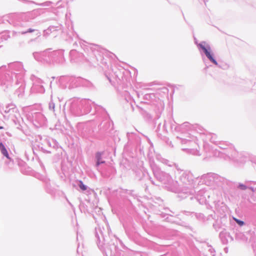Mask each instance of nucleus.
<instances>
[{
  "label": "nucleus",
  "mask_w": 256,
  "mask_h": 256,
  "mask_svg": "<svg viewBox=\"0 0 256 256\" xmlns=\"http://www.w3.org/2000/svg\"><path fill=\"white\" fill-rule=\"evenodd\" d=\"M210 194L209 191L202 189L198 192L194 198L201 204H206L210 202H212L217 210H218L219 207L224 206V203L220 200H210Z\"/></svg>",
  "instance_id": "6e6552de"
},
{
  "label": "nucleus",
  "mask_w": 256,
  "mask_h": 256,
  "mask_svg": "<svg viewBox=\"0 0 256 256\" xmlns=\"http://www.w3.org/2000/svg\"><path fill=\"white\" fill-rule=\"evenodd\" d=\"M4 112L5 114H9L10 115L14 116V114L19 115L18 108L16 105L12 103L8 104L6 105L4 108Z\"/></svg>",
  "instance_id": "b1692460"
},
{
  "label": "nucleus",
  "mask_w": 256,
  "mask_h": 256,
  "mask_svg": "<svg viewBox=\"0 0 256 256\" xmlns=\"http://www.w3.org/2000/svg\"><path fill=\"white\" fill-rule=\"evenodd\" d=\"M153 174L155 178L165 186L168 190L178 194V197L185 198L188 196H192L196 193L195 190L188 187L181 188L177 181L174 180L168 173L161 170L159 168H152Z\"/></svg>",
  "instance_id": "f03ea898"
},
{
  "label": "nucleus",
  "mask_w": 256,
  "mask_h": 256,
  "mask_svg": "<svg viewBox=\"0 0 256 256\" xmlns=\"http://www.w3.org/2000/svg\"><path fill=\"white\" fill-rule=\"evenodd\" d=\"M81 106L84 107V108L82 110V116L90 112L92 106L94 107V111L96 113V107L98 105L96 104L94 102L89 99L81 100Z\"/></svg>",
  "instance_id": "2eb2a0df"
},
{
  "label": "nucleus",
  "mask_w": 256,
  "mask_h": 256,
  "mask_svg": "<svg viewBox=\"0 0 256 256\" xmlns=\"http://www.w3.org/2000/svg\"><path fill=\"white\" fill-rule=\"evenodd\" d=\"M14 80L16 84H20L18 88L15 91L14 94L17 95L18 98H21L23 96L25 89V84H24V80L22 79V81L21 82H16V80Z\"/></svg>",
  "instance_id": "c85d7f7f"
},
{
  "label": "nucleus",
  "mask_w": 256,
  "mask_h": 256,
  "mask_svg": "<svg viewBox=\"0 0 256 256\" xmlns=\"http://www.w3.org/2000/svg\"><path fill=\"white\" fill-rule=\"evenodd\" d=\"M80 77L64 76L62 80L66 84L65 88H68V89L70 90L80 87Z\"/></svg>",
  "instance_id": "f8f14e48"
},
{
  "label": "nucleus",
  "mask_w": 256,
  "mask_h": 256,
  "mask_svg": "<svg viewBox=\"0 0 256 256\" xmlns=\"http://www.w3.org/2000/svg\"><path fill=\"white\" fill-rule=\"evenodd\" d=\"M217 67L222 69V70H227L229 68V66L228 64L224 62H218V65H216Z\"/></svg>",
  "instance_id": "79ce46f5"
},
{
  "label": "nucleus",
  "mask_w": 256,
  "mask_h": 256,
  "mask_svg": "<svg viewBox=\"0 0 256 256\" xmlns=\"http://www.w3.org/2000/svg\"><path fill=\"white\" fill-rule=\"evenodd\" d=\"M50 32L48 30V29L44 31V36L48 35Z\"/></svg>",
  "instance_id": "4d7b16f0"
},
{
  "label": "nucleus",
  "mask_w": 256,
  "mask_h": 256,
  "mask_svg": "<svg viewBox=\"0 0 256 256\" xmlns=\"http://www.w3.org/2000/svg\"><path fill=\"white\" fill-rule=\"evenodd\" d=\"M194 40L195 44L196 45L197 47L198 48V46L200 44V43L198 42V40H196V38H194Z\"/></svg>",
  "instance_id": "052dcab7"
},
{
  "label": "nucleus",
  "mask_w": 256,
  "mask_h": 256,
  "mask_svg": "<svg viewBox=\"0 0 256 256\" xmlns=\"http://www.w3.org/2000/svg\"><path fill=\"white\" fill-rule=\"evenodd\" d=\"M252 5L256 8V0H252Z\"/></svg>",
  "instance_id": "bf43d9fd"
},
{
  "label": "nucleus",
  "mask_w": 256,
  "mask_h": 256,
  "mask_svg": "<svg viewBox=\"0 0 256 256\" xmlns=\"http://www.w3.org/2000/svg\"><path fill=\"white\" fill-rule=\"evenodd\" d=\"M34 124L36 127H41L46 124V119L44 116L40 112H34L32 114Z\"/></svg>",
  "instance_id": "f3484780"
},
{
  "label": "nucleus",
  "mask_w": 256,
  "mask_h": 256,
  "mask_svg": "<svg viewBox=\"0 0 256 256\" xmlns=\"http://www.w3.org/2000/svg\"><path fill=\"white\" fill-rule=\"evenodd\" d=\"M163 110L162 106H161L160 108H157L156 110V116L154 118H156V120H158L160 117L161 113Z\"/></svg>",
  "instance_id": "37998d69"
},
{
  "label": "nucleus",
  "mask_w": 256,
  "mask_h": 256,
  "mask_svg": "<svg viewBox=\"0 0 256 256\" xmlns=\"http://www.w3.org/2000/svg\"><path fill=\"white\" fill-rule=\"evenodd\" d=\"M205 64V68H204V70L205 71V72H206L208 69L211 66L210 65V66H208L206 64V62L204 63Z\"/></svg>",
  "instance_id": "5fc2aeb1"
},
{
  "label": "nucleus",
  "mask_w": 256,
  "mask_h": 256,
  "mask_svg": "<svg viewBox=\"0 0 256 256\" xmlns=\"http://www.w3.org/2000/svg\"><path fill=\"white\" fill-rule=\"evenodd\" d=\"M83 49L86 54L87 60L91 62H96V64L101 67L108 66L106 59L104 56L110 52L102 48L98 45L88 44V45H84Z\"/></svg>",
  "instance_id": "7ed1b4c3"
},
{
  "label": "nucleus",
  "mask_w": 256,
  "mask_h": 256,
  "mask_svg": "<svg viewBox=\"0 0 256 256\" xmlns=\"http://www.w3.org/2000/svg\"><path fill=\"white\" fill-rule=\"evenodd\" d=\"M33 56L36 60L38 62H43L42 58V54H40V52H34L32 54Z\"/></svg>",
  "instance_id": "58836bf2"
},
{
  "label": "nucleus",
  "mask_w": 256,
  "mask_h": 256,
  "mask_svg": "<svg viewBox=\"0 0 256 256\" xmlns=\"http://www.w3.org/2000/svg\"><path fill=\"white\" fill-rule=\"evenodd\" d=\"M183 212L186 215L191 216L192 217L194 216L199 221L202 222H205V216L202 213H197L187 211H184Z\"/></svg>",
  "instance_id": "7c9ffc66"
},
{
  "label": "nucleus",
  "mask_w": 256,
  "mask_h": 256,
  "mask_svg": "<svg viewBox=\"0 0 256 256\" xmlns=\"http://www.w3.org/2000/svg\"><path fill=\"white\" fill-rule=\"evenodd\" d=\"M223 229L224 230L220 232L219 237L222 244H227L228 242V238H230L231 241H232L234 239L229 233L226 232L225 228H223Z\"/></svg>",
  "instance_id": "a878e982"
},
{
  "label": "nucleus",
  "mask_w": 256,
  "mask_h": 256,
  "mask_svg": "<svg viewBox=\"0 0 256 256\" xmlns=\"http://www.w3.org/2000/svg\"><path fill=\"white\" fill-rule=\"evenodd\" d=\"M96 231L95 236L96 238L97 245L100 250L102 252H104V248L103 247V244H105L104 242L106 241V238L104 237L102 230L100 228L98 230L96 228Z\"/></svg>",
  "instance_id": "6ab92c4d"
},
{
  "label": "nucleus",
  "mask_w": 256,
  "mask_h": 256,
  "mask_svg": "<svg viewBox=\"0 0 256 256\" xmlns=\"http://www.w3.org/2000/svg\"><path fill=\"white\" fill-rule=\"evenodd\" d=\"M206 137L208 139L210 140L214 144H216L219 142L218 140H216V134L210 133L206 134Z\"/></svg>",
  "instance_id": "f704fd0d"
},
{
  "label": "nucleus",
  "mask_w": 256,
  "mask_h": 256,
  "mask_svg": "<svg viewBox=\"0 0 256 256\" xmlns=\"http://www.w3.org/2000/svg\"><path fill=\"white\" fill-rule=\"evenodd\" d=\"M80 87H82L88 90H93L95 88V86L92 82L82 77L80 78Z\"/></svg>",
  "instance_id": "393cba45"
},
{
  "label": "nucleus",
  "mask_w": 256,
  "mask_h": 256,
  "mask_svg": "<svg viewBox=\"0 0 256 256\" xmlns=\"http://www.w3.org/2000/svg\"><path fill=\"white\" fill-rule=\"evenodd\" d=\"M14 118L12 120L13 122L14 123L15 126H16V128L18 130H22V126L20 124V121L18 119V116H20V114L18 115L17 114H14Z\"/></svg>",
  "instance_id": "c9c22d12"
},
{
  "label": "nucleus",
  "mask_w": 256,
  "mask_h": 256,
  "mask_svg": "<svg viewBox=\"0 0 256 256\" xmlns=\"http://www.w3.org/2000/svg\"><path fill=\"white\" fill-rule=\"evenodd\" d=\"M125 190L126 194L130 195L133 197L134 199H137L138 200V194L134 190Z\"/></svg>",
  "instance_id": "a19ab883"
},
{
  "label": "nucleus",
  "mask_w": 256,
  "mask_h": 256,
  "mask_svg": "<svg viewBox=\"0 0 256 256\" xmlns=\"http://www.w3.org/2000/svg\"><path fill=\"white\" fill-rule=\"evenodd\" d=\"M30 79L33 82V84L31 88L33 92L36 93H44L45 88L42 85L44 81L34 75H32L30 76Z\"/></svg>",
  "instance_id": "9d476101"
},
{
  "label": "nucleus",
  "mask_w": 256,
  "mask_h": 256,
  "mask_svg": "<svg viewBox=\"0 0 256 256\" xmlns=\"http://www.w3.org/2000/svg\"><path fill=\"white\" fill-rule=\"evenodd\" d=\"M104 154V152H97L95 154V167L98 168L100 165L106 163V161L103 160L102 156Z\"/></svg>",
  "instance_id": "cd10ccee"
},
{
  "label": "nucleus",
  "mask_w": 256,
  "mask_h": 256,
  "mask_svg": "<svg viewBox=\"0 0 256 256\" xmlns=\"http://www.w3.org/2000/svg\"><path fill=\"white\" fill-rule=\"evenodd\" d=\"M25 70L22 62H14L0 67V84L4 87V90L8 92L12 86L14 76L16 82H21L24 79Z\"/></svg>",
  "instance_id": "f257e3e1"
},
{
  "label": "nucleus",
  "mask_w": 256,
  "mask_h": 256,
  "mask_svg": "<svg viewBox=\"0 0 256 256\" xmlns=\"http://www.w3.org/2000/svg\"><path fill=\"white\" fill-rule=\"evenodd\" d=\"M46 142V138L38 135L36 136L34 147L43 153L51 154L52 152L50 150H48V145L45 142Z\"/></svg>",
  "instance_id": "1a4fd4ad"
},
{
  "label": "nucleus",
  "mask_w": 256,
  "mask_h": 256,
  "mask_svg": "<svg viewBox=\"0 0 256 256\" xmlns=\"http://www.w3.org/2000/svg\"><path fill=\"white\" fill-rule=\"evenodd\" d=\"M237 188L238 189L242 190H246L248 188V187L246 186V184H244L240 182L238 183L237 185Z\"/></svg>",
  "instance_id": "49530a36"
},
{
  "label": "nucleus",
  "mask_w": 256,
  "mask_h": 256,
  "mask_svg": "<svg viewBox=\"0 0 256 256\" xmlns=\"http://www.w3.org/2000/svg\"><path fill=\"white\" fill-rule=\"evenodd\" d=\"M96 110L97 114L103 118L102 122L98 126L100 130L107 133L112 129L113 126L108 114L106 110L101 106H96Z\"/></svg>",
  "instance_id": "423d86ee"
},
{
  "label": "nucleus",
  "mask_w": 256,
  "mask_h": 256,
  "mask_svg": "<svg viewBox=\"0 0 256 256\" xmlns=\"http://www.w3.org/2000/svg\"><path fill=\"white\" fill-rule=\"evenodd\" d=\"M81 136L86 138H88L90 134L92 132L91 130L88 126H85L84 129L82 130Z\"/></svg>",
  "instance_id": "2f4dec72"
},
{
  "label": "nucleus",
  "mask_w": 256,
  "mask_h": 256,
  "mask_svg": "<svg viewBox=\"0 0 256 256\" xmlns=\"http://www.w3.org/2000/svg\"><path fill=\"white\" fill-rule=\"evenodd\" d=\"M198 50L202 57V60L204 63L206 62V57L210 62L214 65H218L214 54L212 52L210 45L205 41H202L198 46Z\"/></svg>",
  "instance_id": "0eeeda50"
},
{
  "label": "nucleus",
  "mask_w": 256,
  "mask_h": 256,
  "mask_svg": "<svg viewBox=\"0 0 256 256\" xmlns=\"http://www.w3.org/2000/svg\"><path fill=\"white\" fill-rule=\"evenodd\" d=\"M171 129L172 132H180L176 138L180 140L182 144H186L189 148L194 147L196 143V137L188 132L190 129V124L188 122H184L181 124H171Z\"/></svg>",
  "instance_id": "20e7f679"
},
{
  "label": "nucleus",
  "mask_w": 256,
  "mask_h": 256,
  "mask_svg": "<svg viewBox=\"0 0 256 256\" xmlns=\"http://www.w3.org/2000/svg\"><path fill=\"white\" fill-rule=\"evenodd\" d=\"M50 182H47L46 184V188L48 193L52 194L53 192V190L50 188Z\"/></svg>",
  "instance_id": "8fccbe9b"
},
{
  "label": "nucleus",
  "mask_w": 256,
  "mask_h": 256,
  "mask_svg": "<svg viewBox=\"0 0 256 256\" xmlns=\"http://www.w3.org/2000/svg\"><path fill=\"white\" fill-rule=\"evenodd\" d=\"M216 145L218 146L220 148L225 150L224 153L229 158L234 156L235 154H238L233 145L228 142L219 141Z\"/></svg>",
  "instance_id": "9b49d317"
},
{
  "label": "nucleus",
  "mask_w": 256,
  "mask_h": 256,
  "mask_svg": "<svg viewBox=\"0 0 256 256\" xmlns=\"http://www.w3.org/2000/svg\"><path fill=\"white\" fill-rule=\"evenodd\" d=\"M160 125H161V123L160 122H158V127H157V128H156V131H158V130H160Z\"/></svg>",
  "instance_id": "0e129e2a"
},
{
  "label": "nucleus",
  "mask_w": 256,
  "mask_h": 256,
  "mask_svg": "<svg viewBox=\"0 0 256 256\" xmlns=\"http://www.w3.org/2000/svg\"><path fill=\"white\" fill-rule=\"evenodd\" d=\"M234 156H230V158H232L234 160L240 164H244L249 159L248 154L245 152L239 153L238 152V154H235Z\"/></svg>",
  "instance_id": "412c9836"
},
{
  "label": "nucleus",
  "mask_w": 256,
  "mask_h": 256,
  "mask_svg": "<svg viewBox=\"0 0 256 256\" xmlns=\"http://www.w3.org/2000/svg\"><path fill=\"white\" fill-rule=\"evenodd\" d=\"M156 95L154 93L146 94L144 96V100L151 101L156 98Z\"/></svg>",
  "instance_id": "e433bc0d"
},
{
  "label": "nucleus",
  "mask_w": 256,
  "mask_h": 256,
  "mask_svg": "<svg viewBox=\"0 0 256 256\" xmlns=\"http://www.w3.org/2000/svg\"><path fill=\"white\" fill-rule=\"evenodd\" d=\"M30 18V14H23L22 16V21L16 22L14 24V26L16 28H20L29 27L30 26V22L28 20V18Z\"/></svg>",
  "instance_id": "4be33fe9"
},
{
  "label": "nucleus",
  "mask_w": 256,
  "mask_h": 256,
  "mask_svg": "<svg viewBox=\"0 0 256 256\" xmlns=\"http://www.w3.org/2000/svg\"><path fill=\"white\" fill-rule=\"evenodd\" d=\"M52 2L51 1H46V2L38 4V5L42 6H50Z\"/></svg>",
  "instance_id": "3c124183"
},
{
  "label": "nucleus",
  "mask_w": 256,
  "mask_h": 256,
  "mask_svg": "<svg viewBox=\"0 0 256 256\" xmlns=\"http://www.w3.org/2000/svg\"><path fill=\"white\" fill-rule=\"evenodd\" d=\"M67 201H68V203L69 204L71 208L74 210V206L70 202V201L68 200H67Z\"/></svg>",
  "instance_id": "69168bd1"
},
{
  "label": "nucleus",
  "mask_w": 256,
  "mask_h": 256,
  "mask_svg": "<svg viewBox=\"0 0 256 256\" xmlns=\"http://www.w3.org/2000/svg\"><path fill=\"white\" fill-rule=\"evenodd\" d=\"M182 150H188V151H192V150H194L193 149H192V148H182Z\"/></svg>",
  "instance_id": "680f3d73"
},
{
  "label": "nucleus",
  "mask_w": 256,
  "mask_h": 256,
  "mask_svg": "<svg viewBox=\"0 0 256 256\" xmlns=\"http://www.w3.org/2000/svg\"><path fill=\"white\" fill-rule=\"evenodd\" d=\"M76 52V50H72L70 51V55H72L74 54Z\"/></svg>",
  "instance_id": "e2e57ef3"
},
{
  "label": "nucleus",
  "mask_w": 256,
  "mask_h": 256,
  "mask_svg": "<svg viewBox=\"0 0 256 256\" xmlns=\"http://www.w3.org/2000/svg\"><path fill=\"white\" fill-rule=\"evenodd\" d=\"M248 188H249L252 192H254V188L253 187H252V186L248 187Z\"/></svg>",
  "instance_id": "774afa93"
},
{
  "label": "nucleus",
  "mask_w": 256,
  "mask_h": 256,
  "mask_svg": "<svg viewBox=\"0 0 256 256\" xmlns=\"http://www.w3.org/2000/svg\"><path fill=\"white\" fill-rule=\"evenodd\" d=\"M4 148H5L4 145L2 142H0V150Z\"/></svg>",
  "instance_id": "13d9d810"
},
{
  "label": "nucleus",
  "mask_w": 256,
  "mask_h": 256,
  "mask_svg": "<svg viewBox=\"0 0 256 256\" xmlns=\"http://www.w3.org/2000/svg\"><path fill=\"white\" fill-rule=\"evenodd\" d=\"M52 48H48L44 51L40 52L42 58L43 62L46 64H51L52 60L50 58V50Z\"/></svg>",
  "instance_id": "bb28decb"
},
{
  "label": "nucleus",
  "mask_w": 256,
  "mask_h": 256,
  "mask_svg": "<svg viewBox=\"0 0 256 256\" xmlns=\"http://www.w3.org/2000/svg\"><path fill=\"white\" fill-rule=\"evenodd\" d=\"M76 186H78L82 191L86 190L88 188V186L84 184L83 182L81 180H77L76 181V184H73V186L74 187Z\"/></svg>",
  "instance_id": "72a5a7b5"
},
{
  "label": "nucleus",
  "mask_w": 256,
  "mask_h": 256,
  "mask_svg": "<svg viewBox=\"0 0 256 256\" xmlns=\"http://www.w3.org/2000/svg\"><path fill=\"white\" fill-rule=\"evenodd\" d=\"M213 228L216 230L218 231L220 228H222V226H221L218 220H216L212 224Z\"/></svg>",
  "instance_id": "c03bdc74"
},
{
  "label": "nucleus",
  "mask_w": 256,
  "mask_h": 256,
  "mask_svg": "<svg viewBox=\"0 0 256 256\" xmlns=\"http://www.w3.org/2000/svg\"><path fill=\"white\" fill-rule=\"evenodd\" d=\"M82 106L81 100H74L70 103V110L72 114L80 116H82V110L80 108Z\"/></svg>",
  "instance_id": "4468645a"
},
{
  "label": "nucleus",
  "mask_w": 256,
  "mask_h": 256,
  "mask_svg": "<svg viewBox=\"0 0 256 256\" xmlns=\"http://www.w3.org/2000/svg\"><path fill=\"white\" fill-rule=\"evenodd\" d=\"M160 216L161 218H164V220L168 222H175V221L172 219L173 216L170 214L162 212L160 214Z\"/></svg>",
  "instance_id": "473e14b6"
},
{
  "label": "nucleus",
  "mask_w": 256,
  "mask_h": 256,
  "mask_svg": "<svg viewBox=\"0 0 256 256\" xmlns=\"http://www.w3.org/2000/svg\"><path fill=\"white\" fill-rule=\"evenodd\" d=\"M0 152L4 156H6L8 159H10L8 152L6 147L0 150Z\"/></svg>",
  "instance_id": "09e8293b"
},
{
  "label": "nucleus",
  "mask_w": 256,
  "mask_h": 256,
  "mask_svg": "<svg viewBox=\"0 0 256 256\" xmlns=\"http://www.w3.org/2000/svg\"><path fill=\"white\" fill-rule=\"evenodd\" d=\"M55 104L54 102L52 100H50L48 104V108L50 110L54 112Z\"/></svg>",
  "instance_id": "de8ad7c7"
},
{
  "label": "nucleus",
  "mask_w": 256,
  "mask_h": 256,
  "mask_svg": "<svg viewBox=\"0 0 256 256\" xmlns=\"http://www.w3.org/2000/svg\"><path fill=\"white\" fill-rule=\"evenodd\" d=\"M232 218L236 222V223L240 227L244 226L246 224L244 220H240L234 217H232Z\"/></svg>",
  "instance_id": "a18cd8bd"
},
{
  "label": "nucleus",
  "mask_w": 256,
  "mask_h": 256,
  "mask_svg": "<svg viewBox=\"0 0 256 256\" xmlns=\"http://www.w3.org/2000/svg\"><path fill=\"white\" fill-rule=\"evenodd\" d=\"M156 200L158 201L157 202L160 205V204L161 203H162V200L160 198H156Z\"/></svg>",
  "instance_id": "6e6d98bb"
},
{
  "label": "nucleus",
  "mask_w": 256,
  "mask_h": 256,
  "mask_svg": "<svg viewBox=\"0 0 256 256\" xmlns=\"http://www.w3.org/2000/svg\"><path fill=\"white\" fill-rule=\"evenodd\" d=\"M55 28H56L54 26H50L48 28V30L51 33L52 31L56 30Z\"/></svg>",
  "instance_id": "864d4df0"
},
{
  "label": "nucleus",
  "mask_w": 256,
  "mask_h": 256,
  "mask_svg": "<svg viewBox=\"0 0 256 256\" xmlns=\"http://www.w3.org/2000/svg\"><path fill=\"white\" fill-rule=\"evenodd\" d=\"M179 180L184 184L190 186L192 184L194 177L192 174L189 171L180 170Z\"/></svg>",
  "instance_id": "ddd939ff"
},
{
  "label": "nucleus",
  "mask_w": 256,
  "mask_h": 256,
  "mask_svg": "<svg viewBox=\"0 0 256 256\" xmlns=\"http://www.w3.org/2000/svg\"><path fill=\"white\" fill-rule=\"evenodd\" d=\"M215 214H209L206 218L205 217V222H204L205 224H209L211 221L215 220Z\"/></svg>",
  "instance_id": "ea45409f"
},
{
  "label": "nucleus",
  "mask_w": 256,
  "mask_h": 256,
  "mask_svg": "<svg viewBox=\"0 0 256 256\" xmlns=\"http://www.w3.org/2000/svg\"><path fill=\"white\" fill-rule=\"evenodd\" d=\"M135 178L138 180L141 181L145 180H149L152 184L156 186L158 185V184L155 183L152 178L149 176L148 173L144 170H137L135 171Z\"/></svg>",
  "instance_id": "a211bd4d"
},
{
  "label": "nucleus",
  "mask_w": 256,
  "mask_h": 256,
  "mask_svg": "<svg viewBox=\"0 0 256 256\" xmlns=\"http://www.w3.org/2000/svg\"><path fill=\"white\" fill-rule=\"evenodd\" d=\"M52 63L62 64L64 61V50H58L50 51Z\"/></svg>",
  "instance_id": "dca6fc26"
},
{
  "label": "nucleus",
  "mask_w": 256,
  "mask_h": 256,
  "mask_svg": "<svg viewBox=\"0 0 256 256\" xmlns=\"http://www.w3.org/2000/svg\"><path fill=\"white\" fill-rule=\"evenodd\" d=\"M34 32H36V35H40V32H38V30L33 29L32 28L29 27H22L20 28H16V30H14L12 32L13 36H18V34H25L28 33H31Z\"/></svg>",
  "instance_id": "aec40b11"
},
{
  "label": "nucleus",
  "mask_w": 256,
  "mask_h": 256,
  "mask_svg": "<svg viewBox=\"0 0 256 256\" xmlns=\"http://www.w3.org/2000/svg\"><path fill=\"white\" fill-rule=\"evenodd\" d=\"M46 144L48 145V150L52 152L58 148V143L55 140L46 138Z\"/></svg>",
  "instance_id": "c756f323"
},
{
  "label": "nucleus",
  "mask_w": 256,
  "mask_h": 256,
  "mask_svg": "<svg viewBox=\"0 0 256 256\" xmlns=\"http://www.w3.org/2000/svg\"><path fill=\"white\" fill-rule=\"evenodd\" d=\"M116 172L115 168L112 166H104L101 172L102 175L104 178H108L110 176L114 174Z\"/></svg>",
  "instance_id": "5701e85b"
},
{
  "label": "nucleus",
  "mask_w": 256,
  "mask_h": 256,
  "mask_svg": "<svg viewBox=\"0 0 256 256\" xmlns=\"http://www.w3.org/2000/svg\"><path fill=\"white\" fill-rule=\"evenodd\" d=\"M130 106H131V108H132V111H134V104H132L131 102H130Z\"/></svg>",
  "instance_id": "338daca9"
},
{
  "label": "nucleus",
  "mask_w": 256,
  "mask_h": 256,
  "mask_svg": "<svg viewBox=\"0 0 256 256\" xmlns=\"http://www.w3.org/2000/svg\"><path fill=\"white\" fill-rule=\"evenodd\" d=\"M208 246L210 247V248L208 250V251L211 253L214 256V254L215 253L214 249L212 248L211 246Z\"/></svg>",
  "instance_id": "603ef678"
},
{
  "label": "nucleus",
  "mask_w": 256,
  "mask_h": 256,
  "mask_svg": "<svg viewBox=\"0 0 256 256\" xmlns=\"http://www.w3.org/2000/svg\"><path fill=\"white\" fill-rule=\"evenodd\" d=\"M200 179L206 185L214 188L215 186H217L222 188H226V186H230L232 184V182L230 180L213 172L204 174L200 176Z\"/></svg>",
  "instance_id": "39448f33"
},
{
  "label": "nucleus",
  "mask_w": 256,
  "mask_h": 256,
  "mask_svg": "<svg viewBox=\"0 0 256 256\" xmlns=\"http://www.w3.org/2000/svg\"><path fill=\"white\" fill-rule=\"evenodd\" d=\"M218 222L222 227H226V225L228 222V217L224 215L220 218Z\"/></svg>",
  "instance_id": "4c0bfd02"
}]
</instances>
